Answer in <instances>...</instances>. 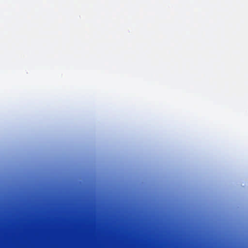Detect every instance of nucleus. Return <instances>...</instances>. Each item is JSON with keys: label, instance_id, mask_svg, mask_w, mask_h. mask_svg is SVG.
Instances as JSON below:
<instances>
[{"label": "nucleus", "instance_id": "1", "mask_svg": "<svg viewBox=\"0 0 248 248\" xmlns=\"http://www.w3.org/2000/svg\"><path fill=\"white\" fill-rule=\"evenodd\" d=\"M182 248H186V245H183Z\"/></svg>", "mask_w": 248, "mask_h": 248}, {"label": "nucleus", "instance_id": "2", "mask_svg": "<svg viewBox=\"0 0 248 248\" xmlns=\"http://www.w3.org/2000/svg\"><path fill=\"white\" fill-rule=\"evenodd\" d=\"M187 248H188V246H187Z\"/></svg>", "mask_w": 248, "mask_h": 248}]
</instances>
